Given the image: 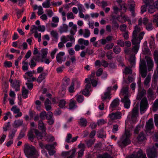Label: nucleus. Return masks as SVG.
I'll return each mask as SVG.
<instances>
[{"label": "nucleus", "mask_w": 158, "mask_h": 158, "mask_svg": "<svg viewBox=\"0 0 158 158\" xmlns=\"http://www.w3.org/2000/svg\"><path fill=\"white\" fill-rule=\"evenodd\" d=\"M24 153L28 158H37L38 152L32 146L26 144L24 148Z\"/></svg>", "instance_id": "f257e3e1"}, {"label": "nucleus", "mask_w": 158, "mask_h": 158, "mask_svg": "<svg viewBox=\"0 0 158 158\" xmlns=\"http://www.w3.org/2000/svg\"><path fill=\"white\" fill-rule=\"evenodd\" d=\"M131 135V134L129 131L126 130L118 142V145L120 147L123 148L130 144L131 141L130 138Z\"/></svg>", "instance_id": "f03ea898"}, {"label": "nucleus", "mask_w": 158, "mask_h": 158, "mask_svg": "<svg viewBox=\"0 0 158 158\" xmlns=\"http://www.w3.org/2000/svg\"><path fill=\"white\" fill-rule=\"evenodd\" d=\"M158 151V143H156L151 148L149 147L146 150L147 155L148 158H155L157 157Z\"/></svg>", "instance_id": "7ed1b4c3"}, {"label": "nucleus", "mask_w": 158, "mask_h": 158, "mask_svg": "<svg viewBox=\"0 0 158 158\" xmlns=\"http://www.w3.org/2000/svg\"><path fill=\"white\" fill-rule=\"evenodd\" d=\"M144 34L145 32L143 31L140 32L138 35L132 34L131 40L132 44L139 45L141 40L143 39Z\"/></svg>", "instance_id": "20e7f679"}, {"label": "nucleus", "mask_w": 158, "mask_h": 158, "mask_svg": "<svg viewBox=\"0 0 158 158\" xmlns=\"http://www.w3.org/2000/svg\"><path fill=\"white\" fill-rule=\"evenodd\" d=\"M140 73L142 78H144L147 75L148 72L145 61L144 60H140L139 64Z\"/></svg>", "instance_id": "39448f33"}, {"label": "nucleus", "mask_w": 158, "mask_h": 158, "mask_svg": "<svg viewBox=\"0 0 158 158\" xmlns=\"http://www.w3.org/2000/svg\"><path fill=\"white\" fill-rule=\"evenodd\" d=\"M148 103L146 97L142 98L140 103V112L141 114L144 113L148 106Z\"/></svg>", "instance_id": "423d86ee"}, {"label": "nucleus", "mask_w": 158, "mask_h": 158, "mask_svg": "<svg viewBox=\"0 0 158 158\" xmlns=\"http://www.w3.org/2000/svg\"><path fill=\"white\" fill-rule=\"evenodd\" d=\"M127 158H147L145 154H143V151L139 149L136 153L126 157Z\"/></svg>", "instance_id": "0eeeda50"}, {"label": "nucleus", "mask_w": 158, "mask_h": 158, "mask_svg": "<svg viewBox=\"0 0 158 158\" xmlns=\"http://www.w3.org/2000/svg\"><path fill=\"white\" fill-rule=\"evenodd\" d=\"M74 35H68L66 36L62 35L60 38L61 41L64 43L70 41V42H75V39L74 36Z\"/></svg>", "instance_id": "6e6552de"}, {"label": "nucleus", "mask_w": 158, "mask_h": 158, "mask_svg": "<svg viewBox=\"0 0 158 158\" xmlns=\"http://www.w3.org/2000/svg\"><path fill=\"white\" fill-rule=\"evenodd\" d=\"M129 88L128 86L123 87L120 91V95L121 97H123V98H129L130 94L129 91Z\"/></svg>", "instance_id": "1a4fd4ad"}, {"label": "nucleus", "mask_w": 158, "mask_h": 158, "mask_svg": "<svg viewBox=\"0 0 158 158\" xmlns=\"http://www.w3.org/2000/svg\"><path fill=\"white\" fill-rule=\"evenodd\" d=\"M65 55L64 52H60L57 54L56 58L58 63L61 64L63 61L65 60L66 58L64 56Z\"/></svg>", "instance_id": "9d476101"}, {"label": "nucleus", "mask_w": 158, "mask_h": 158, "mask_svg": "<svg viewBox=\"0 0 158 158\" xmlns=\"http://www.w3.org/2000/svg\"><path fill=\"white\" fill-rule=\"evenodd\" d=\"M122 115L121 112L118 111L115 113L113 112L110 114L108 117L111 120H117L120 119L121 118Z\"/></svg>", "instance_id": "9b49d317"}, {"label": "nucleus", "mask_w": 158, "mask_h": 158, "mask_svg": "<svg viewBox=\"0 0 158 158\" xmlns=\"http://www.w3.org/2000/svg\"><path fill=\"white\" fill-rule=\"evenodd\" d=\"M146 132L147 133H150V131L154 127V124L153 123V119L152 118L149 119L148 121L146 123Z\"/></svg>", "instance_id": "f8f14e48"}, {"label": "nucleus", "mask_w": 158, "mask_h": 158, "mask_svg": "<svg viewBox=\"0 0 158 158\" xmlns=\"http://www.w3.org/2000/svg\"><path fill=\"white\" fill-rule=\"evenodd\" d=\"M139 116L138 109L137 107H134L131 111V120L133 122L136 121L137 118Z\"/></svg>", "instance_id": "ddd939ff"}, {"label": "nucleus", "mask_w": 158, "mask_h": 158, "mask_svg": "<svg viewBox=\"0 0 158 158\" xmlns=\"http://www.w3.org/2000/svg\"><path fill=\"white\" fill-rule=\"evenodd\" d=\"M111 89V87H108L107 88V91L105 92L104 94L102 97V101H105L107 100H110L111 98L110 96L111 95L110 94Z\"/></svg>", "instance_id": "4468645a"}, {"label": "nucleus", "mask_w": 158, "mask_h": 158, "mask_svg": "<svg viewBox=\"0 0 158 158\" xmlns=\"http://www.w3.org/2000/svg\"><path fill=\"white\" fill-rule=\"evenodd\" d=\"M147 95L149 101L153 100L156 98V96L154 94L153 89L149 88L147 91Z\"/></svg>", "instance_id": "2eb2a0df"}, {"label": "nucleus", "mask_w": 158, "mask_h": 158, "mask_svg": "<svg viewBox=\"0 0 158 158\" xmlns=\"http://www.w3.org/2000/svg\"><path fill=\"white\" fill-rule=\"evenodd\" d=\"M76 152V149L74 148L69 151L62 152V155L63 156H69L67 158H74Z\"/></svg>", "instance_id": "dca6fc26"}, {"label": "nucleus", "mask_w": 158, "mask_h": 158, "mask_svg": "<svg viewBox=\"0 0 158 158\" xmlns=\"http://www.w3.org/2000/svg\"><path fill=\"white\" fill-rule=\"evenodd\" d=\"M69 26L71 28L69 31L70 34L75 35L77 31V25L75 24H74L73 22H69Z\"/></svg>", "instance_id": "f3484780"}, {"label": "nucleus", "mask_w": 158, "mask_h": 158, "mask_svg": "<svg viewBox=\"0 0 158 158\" xmlns=\"http://www.w3.org/2000/svg\"><path fill=\"white\" fill-rule=\"evenodd\" d=\"M148 66V69L149 71L152 70L154 66V63L153 60L149 57H146Z\"/></svg>", "instance_id": "a211bd4d"}, {"label": "nucleus", "mask_w": 158, "mask_h": 158, "mask_svg": "<svg viewBox=\"0 0 158 158\" xmlns=\"http://www.w3.org/2000/svg\"><path fill=\"white\" fill-rule=\"evenodd\" d=\"M151 80V76L150 74H148L147 77H145L143 84L146 88H148L149 87Z\"/></svg>", "instance_id": "6ab92c4d"}, {"label": "nucleus", "mask_w": 158, "mask_h": 158, "mask_svg": "<svg viewBox=\"0 0 158 158\" xmlns=\"http://www.w3.org/2000/svg\"><path fill=\"white\" fill-rule=\"evenodd\" d=\"M146 91L144 89L139 90L136 99L137 100H140L146 94Z\"/></svg>", "instance_id": "aec40b11"}, {"label": "nucleus", "mask_w": 158, "mask_h": 158, "mask_svg": "<svg viewBox=\"0 0 158 158\" xmlns=\"http://www.w3.org/2000/svg\"><path fill=\"white\" fill-rule=\"evenodd\" d=\"M137 139L139 142H142L146 140V136L144 132H141L137 137Z\"/></svg>", "instance_id": "412c9836"}, {"label": "nucleus", "mask_w": 158, "mask_h": 158, "mask_svg": "<svg viewBox=\"0 0 158 158\" xmlns=\"http://www.w3.org/2000/svg\"><path fill=\"white\" fill-rule=\"evenodd\" d=\"M121 101L124 103L125 108L128 109L129 108L131 102L129 98H123L121 99Z\"/></svg>", "instance_id": "4be33fe9"}, {"label": "nucleus", "mask_w": 158, "mask_h": 158, "mask_svg": "<svg viewBox=\"0 0 158 158\" xmlns=\"http://www.w3.org/2000/svg\"><path fill=\"white\" fill-rule=\"evenodd\" d=\"M68 29V26L66 24H63L60 27L59 30L60 32L62 33L67 32Z\"/></svg>", "instance_id": "5701e85b"}, {"label": "nucleus", "mask_w": 158, "mask_h": 158, "mask_svg": "<svg viewBox=\"0 0 158 158\" xmlns=\"http://www.w3.org/2000/svg\"><path fill=\"white\" fill-rule=\"evenodd\" d=\"M119 105V100L118 99L116 98L114 99L110 105V107L112 109V111L113 109L118 106Z\"/></svg>", "instance_id": "b1692460"}, {"label": "nucleus", "mask_w": 158, "mask_h": 158, "mask_svg": "<svg viewBox=\"0 0 158 158\" xmlns=\"http://www.w3.org/2000/svg\"><path fill=\"white\" fill-rule=\"evenodd\" d=\"M91 87L90 83H88L85 85V89L82 91V93L85 96H88L89 94V89Z\"/></svg>", "instance_id": "393cba45"}, {"label": "nucleus", "mask_w": 158, "mask_h": 158, "mask_svg": "<svg viewBox=\"0 0 158 158\" xmlns=\"http://www.w3.org/2000/svg\"><path fill=\"white\" fill-rule=\"evenodd\" d=\"M52 21L53 23H51V26L52 27H55L58 25V23L59 22V19L58 17L54 16L52 17Z\"/></svg>", "instance_id": "a878e982"}, {"label": "nucleus", "mask_w": 158, "mask_h": 158, "mask_svg": "<svg viewBox=\"0 0 158 158\" xmlns=\"http://www.w3.org/2000/svg\"><path fill=\"white\" fill-rule=\"evenodd\" d=\"M148 19L146 18L145 17L143 19L140 18L138 21V25H142V23H143V24L146 26L148 23Z\"/></svg>", "instance_id": "bb28decb"}, {"label": "nucleus", "mask_w": 158, "mask_h": 158, "mask_svg": "<svg viewBox=\"0 0 158 158\" xmlns=\"http://www.w3.org/2000/svg\"><path fill=\"white\" fill-rule=\"evenodd\" d=\"M39 128L42 131H45L46 130V127L42 121L39 120L38 124Z\"/></svg>", "instance_id": "cd10ccee"}, {"label": "nucleus", "mask_w": 158, "mask_h": 158, "mask_svg": "<svg viewBox=\"0 0 158 158\" xmlns=\"http://www.w3.org/2000/svg\"><path fill=\"white\" fill-rule=\"evenodd\" d=\"M51 102L48 99L46 100L44 102V106L47 111L51 109Z\"/></svg>", "instance_id": "c85d7f7f"}, {"label": "nucleus", "mask_w": 158, "mask_h": 158, "mask_svg": "<svg viewBox=\"0 0 158 158\" xmlns=\"http://www.w3.org/2000/svg\"><path fill=\"white\" fill-rule=\"evenodd\" d=\"M78 42L79 44L82 45L84 44L85 46H87L89 45V41L87 40H85L83 38H80L78 39Z\"/></svg>", "instance_id": "c756f323"}, {"label": "nucleus", "mask_w": 158, "mask_h": 158, "mask_svg": "<svg viewBox=\"0 0 158 158\" xmlns=\"http://www.w3.org/2000/svg\"><path fill=\"white\" fill-rule=\"evenodd\" d=\"M121 17L122 23H124L127 21L129 24H131V21L129 17L126 15H121Z\"/></svg>", "instance_id": "7c9ffc66"}, {"label": "nucleus", "mask_w": 158, "mask_h": 158, "mask_svg": "<svg viewBox=\"0 0 158 158\" xmlns=\"http://www.w3.org/2000/svg\"><path fill=\"white\" fill-rule=\"evenodd\" d=\"M78 123L81 126L85 127L87 125V121L86 119L81 118L79 120Z\"/></svg>", "instance_id": "2f4dec72"}, {"label": "nucleus", "mask_w": 158, "mask_h": 158, "mask_svg": "<svg viewBox=\"0 0 158 158\" xmlns=\"http://www.w3.org/2000/svg\"><path fill=\"white\" fill-rule=\"evenodd\" d=\"M23 124V120L22 119H18L15 120L14 123V126L15 127L21 126Z\"/></svg>", "instance_id": "473e14b6"}, {"label": "nucleus", "mask_w": 158, "mask_h": 158, "mask_svg": "<svg viewBox=\"0 0 158 158\" xmlns=\"http://www.w3.org/2000/svg\"><path fill=\"white\" fill-rule=\"evenodd\" d=\"M21 81H16L14 84V86L12 87H14L15 91H19L20 90V85Z\"/></svg>", "instance_id": "72a5a7b5"}, {"label": "nucleus", "mask_w": 158, "mask_h": 158, "mask_svg": "<svg viewBox=\"0 0 158 158\" xmlns=\"http://www.w3.org/2000/svg\"><path fill=\"white\" fill-rule=\"evenodd\" d=\"M141 26L139 25L138 24L136 25L135 27L134 30L132 34L137 35L138 33L142 30V28L139 27Z\"/></svg>", "instance_id": "f704fd0d"}, {"label": "nucleus", "mask_w": 158, "mask_h": 158, "mask_svg": "<svg viewBox=\"0 0 158 158\" xmlns=\"http://www.w3.org/2000/svg\"><path fill=\"white\" fill-rule=\"evenodd\" d=\"M76 102L73 100L71 99L69 104V109H73L76 107Z\"/></svg>", "instance_id": "c9c22d12"}, {"label": "nucleus", "mask_w": 158, "mask_h": 158, "mask_svg": "<svg viewBox=\"0 0 158 158\" xmlns=\"http://www.w3.org/2000/svg\"><path fill=\"white\" fill-rule=\"evenodd\" d=\"M63 83L62 85V86H66V87L68 85L70 84V79L67 77H65L63 79Z\"/></svg>", "instance_id": "e433bc0d"}, {"label": "nucleus", "mask_w": 158, "mask_h": 158, "mask_svg": "<svg viewBox=\"0 0 158 158\" xmlns=\"http://www.w3.org/2000/svg\"><path fill=\"white\" fill-rule=\"evenodd\" d=\"M28 90L26 89L24 86H23L22 91V94L23 97L24 98H27L28 97Z\"/></svg>", "instance_id": "4c0bfd02"}, {"label": "nucleus", "mask_w": 158, "mask_h": 158, "mask_svg": "<svg viewBox=\"0 0 158 158\" xmlns=\"http://www.w3.org/2000/svg\"><path fill=\"white\" fill-rule=\"evenodd\" d=\"M90 35V31L87 29H85L84 30L83 36L85 38L89 37Z\"/></svg>", "instance_id": "58836bf2"}, {"label": "nucleus", "mask_w": 158, "mask_h": 158, "mask_svg": "<svg viewBox=\"0 0 158 158\" xmlns=\"http://www.w3.org/2000/svg\"><path fill=\"white\" fill-rule=\"evenodd\" d=\"M152 110L155 111L158 109V99H156L152 105Z\"/></svg>", "instance_id": "ea45409f"}, {"label": "nucleus", "mask_w": 158, "mask_h": 158, "mask_svg": "<svg viewBox=\"0 0 158 158\" xmlns=\"http://www.w3.org/2000/svg\"><path fill=\"white\" fill-rule=\"evenodd\" d=\"M51 36L56 40H57L58 38V34L57 31L52 30L50 32Z\"/></svg>", "instance_id": "a19ab883"}, {"label": "nucleus", "mask_w": 158, "mask_h": 158, "mask_svg": "<svg viewBox=\"0 0 158 158\" xmlns=\"http://www.w3.org/2000/svg\"><path fill=\"white\" fill-rule=\"evenodd\" d=\"M50 0H46L42 3V6L44 8H48L51 6Z\"/></svg>", "instance_id": "79ce46f5"}, {"label": "nucleus", "mask_w": 158, "mask_h": 158, "mask_svg": "<svg viewBox=\"0 0 158 158\" xmlns=\"http://www.w3.org/2000/svg\"><path fill=\"white\" fill-rule=\"evenodd\" d=\"M129 61L132 66H133L135 63V55L131 56L130 57Z\"/></svg>", "instance_id": "37998d69"}, {"label": "nucleus", "mask_w": 158, "mask_h": 158, "mask_svg": "<svg viewBox=\"0 0 158 158\" xmlns=\"http://www.w3.org/2000/svg\"><path fill=\"white\" fill-rule=\"evenodd\" d=\"M35 61L36 59H35L34 57L32 58L31 60L29 63V65L31 68L34 67L36 66V64Z\"/></svg>", "instance_id": "c03bdc74"}, {"label": "nucleus", "mask_w": 158, "mask_h": 158, "mask_svg": "<svg viewBox=\"0 0 158 158\" xmlns=\"http://www.w3.org/2000/svg\"><path fill=\"white\" fill-rule=\"evenodd\" d=\"M62 89H60L59 92V95L62 97H63L65 94V89L66 87V86L64 87L62 86Z\"/></svg>", "instance_id": "a18cd8bd"}, {"label": "nucleus", "mask_w": 158, "mask_h": 158, "mask_svg": "<svg viewBox=\"0 0 158 158\" xmlns=\"http://www.w3.org/2000/svg\"><path fill=\"white\" fill-rule=\"evenodd\" d=\"M144 2L145 3L146 5L142 6L141 8V13L142 14L143 13L146 11V7L148 5L147 0L144 1Z\"/></svg>", "instance_id": "49530a36"}, {"label": "nucleus", "mask_w": 158, "mask_h": 158, "mask_svg": "<svg viewBox=\"0 0 158 158\" xmlns=\"http://www.w3.org/2000/svg\"><path fill=\"white\" fill-rule=\"evenodd\" d=\"M28 135L29 139L31 141H32L35 137L34 134L33 132L31 130L29 131Z\"/></svg>", "instance_id": "de8ad7c7"}, {"label": "nucleus", "mask_w": 158, "mask_h": 158, "mask_svg": "<svg viewBox=\"0 0 158 158\" xmlns=\"http://www.w3.org/2000/svg\"><path fill=\"white\" fill-rule=\"evenodd\" d=\"M97 158H112L111 156L107 153H105L102 155H99Z\"/></svg>", "instance_id": "09e8293b"}, {"label": "nucleus", "mask_w": 158, "mask_h": 158, "mask_svg": "<svg viewBox=\"0 0 158 158\" xmlns=\"http://www.w3.org/2000/svg\"><path fill=\"white\" fill-rule=\"evenodd\" d=\"M154 61L156 64H158V51L155 50L153 54Z\"/></svg>", "instance_id": "8fccbe9b"}, {"label": "nucleus", "mask_w": 158, "mask_h": 158, "mask_svg": "<svg viewBox=\"0 0 158 158\" xmlns=\"http://www.w3.org/2000/svg\"><path fill=\"white\" fill-rule=\"evenodd\" d=\"M66 103V102L64 100L62 99L60 100L58 106L60 108H63L65 107Z\"/></svg>", "instance_id": "3c124183"}, {"label": "nucleus", "mask_w": 158, "mask_h": 158, "mask_svg": "<svg viewBox=\"0 0 158 158\" xmlns=\"http://www.w3.org/2000/svg\"><path fill=\"white\" fill-rule=\"evenodd\" d=\"M75 97L77 101L78 102H82L84 100V97L82 95H76Z\"/></svg>", "instance_id": "603ef678"}, {"label": "nucleus", "mask_w": 158, "mask_h": 158, "mask_svg": "<svg viewBox=\"0 0 158 158\" xmlns=\"http://www.w3.org/2000/svg\"><path fill=\"white\" fill-rule=\"evenodd\" d=\"M86 144L87 145L88 147H91L92 145L94 144L95 140L94 139L92 140L90 139L89 140H87L85 141Z\"/></svg>", "instance_id": "864d4df0"}, {"label": "nucleus", "mask_w": 158, "mask_h": 158, "mask_svg": "<svg viewBox=\"0 0 158 158\" xmlns=\"http://www.w3.org/2000/svg\"><path fill=\"white\" fill-rule=\"evenodd\" d=\"M146 29L148 31L152 30L153 28V26L151 23H149L147 24L146 26Z\"/></svg>", "instance_id": "5fc2aeb1"}, {"label": "nucleus", "mask_w": 158, "mask_h": 158, "mask_svg": "<svg viewBox=\"0 0 158 158\" xmlns=\"http://www.w3.org/2000/svg\"><path fill=\"white\" fill-rule=\"evenodd\" d=\"M45 78V74L42 73L39 75L37 79V82L40 83Z\"/></svg>", "instance_id": "6e6d98bb"}, {"label": "nucleus", "mask_w": 158, "mask_h": 158, "mask_svg": "<svg viewBox=\"0 0 158 158\" xmlns=\"http://www.w3.org/2000/svg\"><path fill=\"white\" fill-rule=\"evenodd\" d=\"M35 133L38 139H41L42 137V134L37 129L35 130Z\"/></svg>", "instance_id": "4d7b16f0"}, {"label": "nucleus", "mask_w": 158, "mask_h": 158, "mask_svg": "<svg viewBox=\"0 0 158 158\" xmlns=\"http://www.w3.org/2000/svg\"><path fill=\"white\" fill-rule=\"evenodd\" d=\"M11 110L15 114L17 113L20 111V109L16 106H13L11 108Z\"/></svg>", "instance_id": "13d9d810"}, {"label": "nucleus", "mask_w": 158, "mask_h": 158, "mask_svg": "<svg viewBox=\"0 0 158 158\" xmlns=\"http://www.w3.org/2000/svg\"><path fill=\"white\" fill-rule=\"evenodd\" d=\"M158 79V75L157 74V73H156V71H154L152 77V82L156 83Z\"/></svg>", "instance_id": "bf43d9fd"}, {"label": "nucleus", "mask_w": 158, "mask_h": 158, "mask_svg": "<svg viewBox=\"0 0 158 158\" xmlns=\"http://www.w3.org/2000/svg\"><path fill=\"white\" fill-rule=\"evenodd\" d=\"M72 139V135L70 133H68L66 138L65 141L68 143L71 142Z\"/></svg>", "instance_id": "052dcab7"}, {"label": "nucleus", "mask_w": 158, "mask_h": 158, "mask_svg": "<svg viewBox=\"0 0 158 158\" xmlns=\"http://www.w3.org/2000/svg\"><path fill=\"white\" fill-rule=\"evenodd\" d=\"M41 56L42 59H43L46 58L47 54H48L47 51L45 49L42 50Z\"/></svg>", "instance_id": "680f3d73"}, {"label": "nucleus", "mask_w": 158, "mask_h": 158, "mask_svg": "<svg viewBox=\"0 0 158 158\" xmlns=\"http://www.w3.org/2000/svg\"><path fill=\"white\" fill-rule=\"evenodd\" d=\"M67 18L68 19H74L75 16L72 12H69L67 14Z\"/></svg>", "instance_id": "e2e57ef3"}, {"label": "nucleus", "mask_w": 158, "mask_h": 158, "mask_svg": "<svg viewBox=\"0 0 158 158\" xmlns=\"http://www.w3.org/2000/svg\"><path fill=\"white\" fill-rule=\"evenodd\" d=\"M113 9L114 13L115 14H117L120 10L115 4L113 6Z\"/></svg>", "instance_id": "0e129e2a"}, {"label": "nucleus", "mask_w": 158, "mask_h": 158, "mask_svg": "<svg viewBox=\"0 0 158 158\" xmlns=\"http://www.w3.org/2000/svg\"><path fill=\"white\" fill-rule=\"evenodd\" d=\"M155 8L153 6L150 5L149 6L148 9V12L150 13H153L155 11Z\"/></svg>", "instance_id": "69168bd1"}, {"label": "nucleus", "mask_w": 158, "mask_h": 158, "mask_svg": "<svg viewBox=\"0 0 158 158\" xmlns=\"http://www.w3.org/2000/svg\"><path fill=\"white\" fill-rule=\"evenodd\" d=\"M77 6L79 12L81 11H83L84 10H85L83 5L80 3H77Z\"/></svg>", "instance_id": "338daca9"}, {"label": "nucleus", "mask_w": 158, "mask_h": 158, "mask_svg": "<svg viewBox=\"0 0 158 158\" xmlns=\"http://www.w3.org/2000/svg\"><path fill=\"white\" fill-rule=\"evenodd\" d=\"M113 52L116 54H118L121 51V48L118 46L114 47L113 49Z\"/></svg>", "instance_id": "774afa93"}]
</instances>
